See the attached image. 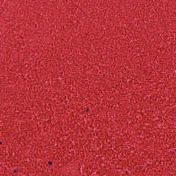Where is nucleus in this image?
I'll use <instances>...</instances> for the list:
<instances>
[{
  "mask_svg": "<svg viewBox=\"0 0 176 176\" xmlns=\"http://www.w3.org/2000/svg\"><path fill=\"white\" fill-rule=\"evenodd\" d=\"M49 164H52V162H49Z\"/></svg>",
  "mask_w": 176,
  "mask_h": 176,
  "instance_id": "nucleus-1",
  "label": "nucleus"
},
{
  "mask_svg": "<svg viewBox=\"0 0 176 176\" xmlns=\"http://www.w3.org/2000/svg\"><path fill=\"white\" fill-rule=\"evenodd\" d=\"M2 144V142H0V145Z\"/></svg>",
  "mask_w": 176,
  "mask_h": 176,
  "instance_id": "nucleus-2",
  "label": "nucleus"
}]
</instances>
